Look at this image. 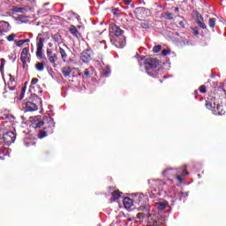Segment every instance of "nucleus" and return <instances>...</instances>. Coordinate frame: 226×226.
Returning a JSON list of instances; mask_svg holds the SVG:
<instances>
[{"instance_id": "obj_37", "label": "nucleus", "mask_w": 226, "mask_h": 226, "mask_svg": "<svg viewBox=\"0 0 226 226\" xmlns=\"http://www.w3.org/2000/svg\"><path fill=\"white\" fill-rule=\"evenodd\" d=\"M84 75L86 79H89V77H91V71H89V69H85Z\"/></svg>"}, {"instance_id": "obj_42", "label": "nucleus", "mask_w": 226, "mask_h": 226, "mask_svg": "<svg viewBox=\"0 0 226 226\" xmlns=\"http://www.w3.org/2000/svg\"><path fill=\"white\" fill-rule=\"evenodd\" d=\"M200 93H207L206 86H200L199 88Z\"/></svg>"}, {"instance_id": "obj_47", "label": "nucleus", "mask_w": 226, "mask_h": 226, "mask_svg": "<svg viewBox=\"0 0 226 226\" xmlns=\"http://www.w3.org/2000/svg\"><path fill=\"white\" fill-rule=\"evenodd\" d=\"M192 33L195 36L199 35V28H192Z\"/></svg>"}, {"instance_id": "obj_12", "label": "nucleus", "mask_w": 226, "mask_h": 226, "mask_svg": "<svg viewBox=\"0 0 226 226\" xmlns=\"http://www.w3.org/2000/svg\"><path fill=\"white\" fill-rule=\"evenodd\" d=\"M10 29V23L7 21H0V33L3 35V33H6Z\"/></svg>"}, {"instance_id": "obj_53", "label": "nucleus", "mask_w": 226, "mask_h": 226, "mask_svg": "<svg viewBox=\"0 0 226 226\" xmlns=\"http://www.w3.org/2000/svg\"><path fill=\"white\" fill-rule=\"evenodd\" d=\"M198 94H199V91H198V90H195V91H194V96L197 97Z\"/></svg>"}, {"instance_id": "obj_15", "label": "nucleus", "mask_w": 226, "mask_h": 226, "mask_svg": "<svg viewBox=\"0 0 226 226\" xmlns=\"http://www.w3.org/2000/svg\"><path fill=\"white\" fill-rule=\"evenodd\" d=\"M138 211H143L144 213L147 214L151 211V206L147 203H141L138 207Z\"/></svg>"}, {"instance_id": "obj_13", "label": "nucleus", "mask_w": 226, "mask_h": 226, "mask_svg": "<svg viewBox=\"0 0 226 226\" xmlns=\"http://www.w3.org/2000/svg\"><path fill=\"white\" fill-rule=\"evenodd\" d=\"M145 12H146V8L144 7H138L134 11V13L138 19H144Z\"/></svg>"}, {"instance_id": "obj_45", "label": "nucleus", "mask_w": 226, "mask_h": 226, "mask_svg": "<svg viewBox=\"0 0 226 226\" xmlns=\"http://www.w3.org/2000/svg\"><path fill=\"white\" fill-rule=\"evenodd\" d=\"M47 54V57H50L52 56V49H48L46 51Z\"/></svg>"}, {"instance_id": "obj_41", "label": "nucleus", "mask_w": 226, "mask_h": 226, "mask_svg": "<svg viewBox=\"0 0 226 226\" xmlns=\"http://www.w3.org/2000/svg\"><path fill=\"white\" fill-rule=\"evenodd\" d=\"M39 79L38 78H33L31 80V86H36V84H38Z\"/></svg>"}, {"instance_id": "obj_27", "label": "nucleus", "mask_w": 226, "mask_h": 226, "mask_svg": "<svg viewBox=\"0 0 226 226\" xmlns=\"http://www.w3.org/2000/svg\"><path fill=\"white\" fill-rule=\"evenodd\" d=\"M144 200H146V196L144 194H140L135 198V201L138 204H144Z\"/></svg>"}, {"instance_id": "obj_14", "label": "nucleus", "mask_w": 226, "mask_h": 226, "mask_svg": "<svg viewBox=\"0 0 226 226\" xmlns=\"http://www.w3.org/2000/svg\"><path fill=\"white\" fill-rule=\"evenodd\" d=\"M169 206V201H159L155 203V207H157L158 211H164Z\"/></svg>"}, {"instance_id": "obj_2", "label": "nucleus", "mask_w": 226, "mask_h": 226, "mask_svg": "<svg viewBox=\"0 0 226 226\" xmlns=\"http://www.w3.org/2000/svg\"><path fill=\"white\" fill-rule=\"evenodd\" d=\"M144 64L147 75H150V77H158V72H156V68L160 64L158 59L153 57L147 58L144 61Z\"/></svg>"}, {"instance_id": "obj_30", "label": "nucleus", "mask_w": 226, "mask_h": 226, "mask_svg": "<svg viewBox=\"0 0 226 226\" xmlns=\"http://www.w3.org/2000/svg\"><path fill=\"white\" fill-rule=\"evenodd\" d=\"M51 38L54 40V41H61V40H63V36L60 34H53L51 35Z\"/></svg>"}, {"instance_id": "obj_39", "label": "nucleus", "mask_w": 226, "mask_h": 226, "mask_svg": "<svg viewBox=\"0 0 226 226\" xmlns=\"http://www.w3.org/2000/svg\"><path fill=\"white\" fill-rule=\"evenodd\" d=\"M111 13H113V15H115V17H118L119 16V9L118 8L112 9Z\"/></svg>"}, {"instance_id": "obj_38", "label": "nucleus", "mask_w": 226, "mask_h": 226, "mask_svg": "<svg viewBox=\"0 0 226 226\" xmlns=\"http://www.w3.org/2000/svg\"><path fill=\"white\" fill-rule=\"evenodd\" d=\"M24 94H26V87H23L21 89L19 100H24Z\"/></svg>"}, {"instance_id": "obj_11", "label": "nucleus", "mask_w": 226, "mask_h": 226, "mask_svg": "<svg viewBox=\"0 0 226 226\" xmlns=\"http://www.w3.org/2000/svg\"><path fill=\"white\" fill-rule=\"evenodd\" d=\"M110 30H111V33H114L115 36H117V37L123 36L124 33V31L116 24L110 25Z\"/></svg>"}, {"instance_id": "obj_16", "label": "nucleus", "mask_w": 226, "mask_h": 226, "mask_svg": "<svg viewBox=\"0 0 226 226\" xmlns=\"http://www.w3.org/2000/svg\"><path fill=\"white\" fill-rule=\"evenodd\" d=\"M137 220H144V218H147V222L148 220H151V218H153V215H151L150 213H138L136 215Z\"/></svg>"}, {"instance_id": "obj_26", "label": "nucleus", "mask_w": 226, "mask_h": 226, "mask_svg": "<svg viewBox=\"0 0 226 226\" xmlns=\"http://www.w3.org/2000/svg\"><path fill=\"white\" fill-rule=\"evenodd\" d=\"M35 70H37V72H43V70H45V64H43V62H37L35 64Z\"/></svg>"}, {"instance_id": "obj_52", "label": "nucleus", "mask_w": 226, "mask_h": 226, "mask_svg": "<svg viewBox=\"0 0 226 226\" xmlns=\"http://www.w3.org/2000/svg\"><path fill=\"white\" fill-rule=\"evenodd\" d=\"M132 3V0H126L125 4H130Z\"/></svg>"}, {"instance_id": "obj_50", "label": "nucleus", "mask_w": 226, "mask_h": 226, "mask_svg": "<svg viewBox=\"0 0 226 226\" xmlns=\"http://www.w3.org/2000/svg\"><path fill=\"white\" fill-rule=\"evenodd\" d=\"M8 89H9L10 91H15L16 87H8Z\"/></svg>"}, {"instance_id": "obj_60", "label": "nucleus", "mask_w": 226, "mask_h": 226, "mask_svg": "<svg viewBox=\"0 0 226 226\" xmlns=\"http://www.w3.org/2000/svg\"><path fill=\"white\" fill-rule=\"evenodd\" d=\"M0 36H2V35H1V32H0Z\"/></svg>"}, {"instance_id": "obj_34", "label": "nucleus", "mask_w": 226, "mask_h": 226, "mask_svg": "<svg viewBox=\"0 0 226 226\" xmlns=\"http://www.w3.org/2000/svg\"><path fill=\"white\" fill-rule=\"evenodd\" d=\"M196 24L201 27V29H207V26H206V23H204V20L202 21H196Z\"/></svg>"}, {"instance_id": "obj_40", "label": "nucleus", "mask_w": 226, "mask_h": 226, "mask_svg": "<svg viewBox=\"0 0 226 226\" xmlns=\"http://www.w3.org/2000/svg\"><path fill=\"white\" fill-rule=\"evenodd\" d=\"M15 34H10L9 36H7V40L9 41H14V40H15Z\"/></svg>"}, {"instance_id": "obj_1", "label": "nucleus", "mask_w": 226, "mask_h": 226, "mask_svg": "<svg viewBox=\"0 0 226 226\" xmlns=\"http://www.w3.org/2000/svg\"><path fill=\"white\" fill-rule=\"evenodd\" d=\"M43 124V129L39 131V139H45L48 135H52L56 128V122L52 117H46L43 119L41 117H34L32 120L33 128H41Z\"/></svg>"}, {"instance_id": "obj_10", "label": "nucleus", "mask_w": 226, "mask_h": 226, "mask_svg": "<svg viewBox=\"0 0 226 226\" xmlns=\"http://www.w3.org/2000/svg\"><path fill=\"white\" fill-rule=\"evenodd\" d=\"M107 49V44H105V41H96L94 44V49L97 52V54H101V52H103Z\"/></svg>"}, {"instance_id": "obj_43", "label": "nucleus", "mask_w": 226, "mask_h": 226, "mask_svg": "<svg viewBox=\"0 0 226 226\" xmlns=\"http://www.w3.org/2000/svg\"><path fill=\"white\" fill-rule=\"evenodd\" d=\"M170 54V49H162V56H169Z\"/></svg>"}, {"instance_id": "obj_18", "label": "nucleus", "mask_w": 226, "mask_h": 226, "mask_svg": "<svg viewBox=\"0 0 226 226\" xmlns=\"http://www.w3.org/2000/svg\"><path fill=\"white\" fill-rule=\"evenodd\" d=\"M123 202L125 209H130L133 206V201L128 197L124 198Z\"/></svg>"}, {"instance_id": "obj_57", "label": "nucleus", "mask_w": 226, "mask_h": 226, "mask_svg": "<svg viewBox=\"0 0 226 226\" xmlns=\"http://www.w3.org/2000/svg\"><path fill=\"white\" fill-rule=\"evenodd\" d=\"M45 154H49V151H44Z\"/></svg>"}, {"instance_id": "obj_35", "label": "nucleus", "mask_w": 226, "mask_h": 226, "mask_svg": "<svg viewBox=\"0 0 226 226\" xmlns=\"http://www.w3.org/2000/svg\"><path fill=\"white\" fill-rule=\"evenodd\" d=\"M14 11H16V13H24V11H26V9L22 7H15Z\"/></svg>"}, {"instance_id": "obj_48", "label": "nucleus", "mask_w": 226, "mask_h": 226, "mask_svg": "<svg viewBox=\"0 0 226 226\" xmlns=\"http://www.w3.org/2000/svg\"><path fill=\"white\" fill-rule=\"evenodd\" d=\"M175 177L177 179V181H179V183H183V177H181V176L177 174Z\"/></svg>"}, {"instance_id": "obj_20", "label": "nucleus", "mask_w": 226, "mask_h": 226, "mask_svg": "<svg viewBox=\"0 0 226 226\" xmlns=\"http://www.w3.org/2000/svg\"><path fill=\"white\" fill-rule=\"evenodd\" d=\"M215 116H224L225 115V111L223 110V106H221L220 104H217L215 107Z\"/></svg>"}, {"instance_id": "obj_17", "label": "nucleus", "mask_w": 226, "mask_h": 226, "mask_svg": "<svg viewBox=\"0 0 226 226\" xmlns=\"http://www.w3.org/2000/svg\"><path fill=\"white\" fill-rule=\"evenodd\" d=\"M29 55V47L24 48L20 54V60L25 62L27 60V56Z\"/></svg>"}, {"instance_id": "obj_32", "label": "nucleus", "mask_w": 226, "mask_h": 226, "mask_svg": "<svg viewBox=\"0 0 226 226\" xmlns=\"http://www.w3.org/2000/svg\"><path fill=\"white\" fill-rule=\"evenodd\" d=\"M102 75L104 77H109L110 75V69L109 67H106L102 70Z\"/></svg>"}, {"instance_id": "obj_19", "label": "nucleus", "mask_w": 226, "mask_h": 226, "mask_svg": "<svg viewBox=\"0 0 226 226\" xmlns=\"http://www.w3.org/2000/svg\"><path fill=\"white\" fill-rule=\"evenodd\" d=\"M69 32L71 33V34H72V36H75V38H80V33L79 32L77 27H75V26H72L71 27H69Z\"/></svg>"}, {"instance_id": "obj_7", "label": "nucleus", "mask_w": 226, "mask_h": 226, "mask_svg": "<svg viewBox=\"0 0 226 226\" xmlns=\"http://www.w3.org/2000/svg\"><path fill=\"white\" fill-rule=\"evenodd\" d=\"M216 97L213 95H209L207 100L206 101L205 106L208 110H212V112H216Z\"/></svg>"}, {"instance_id": "obj_3", "label": "nucleus", "mask_w": 226, "mask_h": 226, "mask_svg": "<svg viewBox=\"0 0 226 226\" xmlns=\"http://www.w3.org/2000/svg\"><path fill=\"white\" fill-rule=\"evenodd\" d=\"M41 103V99L36 94H31L28 100L25 103L26 112H36L38 106Z\"/></svg>"}, {"instance_id": "obj_46", "label": "nucleus", "mask_w": 226, "mask_h": 226, "mask_svg": "<svg viewBox=\"0 0 226 226\" xmlns=\"http://www.w3.org/2000/svg\"><path fill=\"white\" fill-rule=\"evenodd\" d=\"M188 195H189L188 192H181L180 200H181V199H183V197H188Z\"/></svg>"}, {"instance_id": "obj_5", "label": "nucleus", "mask_w": 226, "mask_h": 226, "mask_svg": "<svg viewBox=\"0 0 226 226\" xmlns=\"http://www.w3.org/2000/svg\"><path fill=\"white\" fill-rule=\"evenodd\" d=\"M148 185L152 190V192H162L163 191V186H165L166 183L163 180H150Z\"/></svg>"}, {"instance_id": "obj_28", "label": "nucleus", "mask_w": 226, "mask_h": 226, "mask_svg": "<svg viewBox=\"0 0 226 226\" xmlns=\"http://www.w3.org/2000/svg\"><path fill=\"white\" fill-rule=\"evenodd\" d=\"M0 72L3 75V73H4V65L6 64V60L4 58H1L0 59Z\"/></svg>"}, {"instance_id": "obj_24", "label": "nucleus", "mask_w": 226, "mask_h": 226, "mask_svg": "<svg viewBox=\"0 0 226 226\" xmlns=\"http://www.w3.org/2000/svg\"><path fill=\"white\" fill-rule=\"evenodd\" d=\"M62 73L64 77H70V74L72 73V67L70 66L63 67Z\"/></svg>"}, {"instance_id": "obj_23", "label": "nucleus", "mask_w": 226, "mask_h": 226, "mask_svg": "<svg viewBox=\"0 0 226 226\" xmlns=\"http://www.w3.org/2000/svg\"><path fill=\"white\" fill-rule=\"evenodd\" d=\"M161 17H162V19H165V20H174V14L170 12H162L161 14Z\"/></svg>"}, {"instance_id": "obj_54", "label": "nucleus", "mask_w": 226, "mask_h": 226, "mask_svg": "<svg viewBox=\"0 0 226 226\" xmlns=\"http://www.w3.org/2000/svg\"><path fill=\"white\" fill-rule=\"evenodd\" d=\"M178 24L179 26H185V23L183 21H180Z\"/></svg>"}, {"instance_id": "obj_22", "label": "nucleus", "mask_w": 226, "mask_h": 226, "mask_svg": "<svg viewBox=\"0 0 226 226\" xmlns=\"http://www.w3.org/2000/svg\"><path fill=\"white\" fill-rule=\"evenodd\" d=\"M123 192H119V190H117V191L111 192V196H112L111 200H114V201L119 200V199H121V194Z\"/></svg>"}, {"instance_id": "obj_36", "label": "nucleus", "mask_w": 226, "mask_h": 226, "mask_svg": "<svg viewBox=\"0 0 226 226\" xmlns=\"http://www.w3.org/2000/svg\"><path fill=\"white\" fill-rule=\"evenodd\" d=\"M196 22H202V20H204V18H202V15L200 14V12H197L196 13Z\"/></svg>"}, {"instance_id": "obj_56", "label": "nucleus", "mask_w": 226, "mask_h": 226, "mask_svg": "<svg viewBox=\"0 0 226 226\" xmlns=\"http://www.w3.org/2000/svg\"><path fill=\"white\" fill-rule=\"evenodd\" d=\"M211 78H212V79H215V74H212V75H211Z\"/></svg>"}, {"instance_id": "obj_58", "label": "nucleus", "mask_w": 226, "mask_h": 226, "mask_svg": "<svg viewBox=\"0 0 226 226\" xmlns=\"http://www.w3.org/2000/svg\"><path fill=\"white\" fill-rule=\"evenodd\" d=\"M39 93H40V94H41L42 91H41V90H40V91H39Z\"/></svg>"}, {"instance_id": "obj_51", "label": "nucleus", "mask_w": 226, "mask_h": 226, "mask_svg": "<svg viewBox=\"0 0 226 226\" xmlns=\"http://www.w3.org/2000/svg\"><path fill=\"white\" fill-rule=\"evenodd\" d=\"M29 41H30L29 39H25V40H23V44H24V43H29Z\"/></svg>"}, {"instance_id": "obj_44", "label": "nucleus", "mask_w": 226, "mask_h": 226, "mask_svg": "<svg viewBox=\"0 0 226 226\" xmlns=\"http://www.w3.org/2000/svg\"><path fill=\"white\" fill-rule=\"evenodd\" d=\"M16 45L17 47H22L24 45V41L23 40L17 41Z\"/></svg>"}, {"instance_id": "obj_25", "label": "nucleus", "mask_w": 226, "mask_h": 226, "mask_svg": "<svg viewBox=\"0 0 226 226\" xmlns=\"http://www.w3.org/2000/svg\"><path fill=\"white\" fill-rule=\"evenodd\" d=\"M59 52H60L62 60L64 61V63H66V61L68 59V54H66V51L63 48H59Z\"/></svg>"}, {"instance_id": "obj_61", "label": "nucleus", "mask_w": 226, "mask_h": 226, "mask_svg": "<svg viewBox=\"0 0 226 226\" xmlns=\"http://www.w3.org/2000/svg\"><path fill=\"white\" fill-rule=\"evenodd\" d=\"M0 160H2V157H0Z\"/></svg>"}, {"instance_id": "obj_4", "label": "nucleus", "mask_w": 226, "mask_h": 226, "mask_svg": "<svg viewBox=\"0 0 226 226\" xmlns=\"http://www.w3.org/2000/svg\"><path fill=\"white\" fill-rule=\"evenodd\" d=\"M187 166L184 165L181 169H174V168H167L162 171V176L164 177H176L177 176L178 172H182V176H188V171H186Z\"/></svg>"}, {"instance_id": "obj_49", "label": "nucleus", "mask_w": 226, "mask_h": 226, "mask_svg": "<svg viewBox=\"0 0 226 226\" xmlns=\"http://www.w3.org/2000/svg\"><path fill=\"white\" fill-rule=\"evenodd\" d=\"M22 64H23V68H26L27 66V60L21 61Z\"/></svg>"}, {"instance_id": "obj_8", "label": "nucleus", "mask_w": 226, "mask_h": 226, "mask_svg": "<svg viewBox=\"0 0 226 226\" xmlns=\"http://www.w3.org/2000/svg\"><path fill=\"white\" fill-rule=\"evenodd\" d=\"M91 57H93V49L91 48H87L83 50L80 55V60L82 63H89V61H91Z\"/></svg>"}, {"instance_id": "obj_59", "label": "nucleus", "mask_w": 226, "mask_h": 226, "mask_svg": "<svg viewBox=\"0 0 226 226\" xmlns=\"http://www.w3.org/2000/svg\"><path fill=\"white\" fill-rule=\"evenodd\" d=\"M45 4V6H47L49 4Z\"/></svg>"}, {"instance_id": "obj_29", "label": "nucleus", "mask_w": 226, "mask_h": 226, "mask_svg": "<svg viewBox=\"0 0 226 226\" xmlns=\"http://www.w3.org/2000/svg\"><path fill=\"white\" fill-rule=\"evenodd\" d=\"M208 26L209 27H215L216 26V19L215 18H211L209 20H208Z\"/></svg>"}, {"instance_id": "obj_33", "label": "nucleus", "mask_w": 226, "mask_h": 226, "mask_svg": "<svg viewBox=\"0 0 226 226\" xmlns=\"http://www.w3.org/2000/svg\"><path fill=\"white\" fill-rule=\"evenodd\" d=\"M162 50V45H156L153 48V53L154 54H158Z\"/></svg>"}, {"instance_id": "obj_55", "label": "nucleus", "mask_w": 226, "mask_h": 226, "mask_svg": "<svg viewBox=\"0 0 226 226\" xmlns=\"http://www.w3.org/2000/svg\"><path fill=\"white\" fill-rule=\"evenodd\" d=\"M175 11H179V7H176Z\"/></svg>"}, {"instance_id": "obj_6", "label": "nucleus", "mask_w": 226, "mask_h": 226, "mask_svg": "<svg viewBox=\"0 0 226 226\" xmlns=\"http://www.w3.org/2000/svg\"><path fill=\"white\" fill-rule=\"evenodd\" d=\"M3 139L6 146H11V144L15 142V139H17V134H15L13 131H8L5 133H4Z\"/></svg>"}, {"instance_id": "obj_31", "label": "nucleus", "mask_w": 226, "mask_h": 226, "mask_svg": "<svg viewBox=\"0 0 226 226\" xmlns=\"http://www.w3.org/2000/svg\"><path fill=\"white\" fill-rule=\"evenodd\" d=\"M140 26L142 27V29H149V27H151V25H149V22L144 21L140 24Z\"/></svg>"}, {"instance_id": "obj_21", "label": "nucleus", "mask_w": 226, "mask_h": 226, "mask_svg": "<svg viewBox=\"0 0 226 226\" xmlns=\"http://www.w3.org/2000/svg\"><path fill=\"white\" fill-rule=\"evenodd\" d=\"M48 59L50 64H52L53 68H56L57 66V64H56V61H57V55L54 54L51 56H48Z\"/></svg>"}, {"instance_id": "obj_9", "label": "nucleus", "mask_w": 226, "mask_h": 226, "mask_svg": "<svg viewBox=\"0 0 226 226\" xmlns=\"http://www.w3.org/2000/svg\"><path fill=\"white\" fill-rule=\"evenodd\" d=\"M45 42L44 38H39L37 41V51L36 57L38 59H43V43Z\"/></svg>"}]
</instances>
